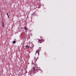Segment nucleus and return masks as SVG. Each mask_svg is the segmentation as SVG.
<instances>
[{
    "label": "nucleus",
    "mask_w": 76,
    "mask_h": 76,
    "mask_svg": "<svg viewBox=\"0 0 76 76\" xmlns=\"http://www.w3.org/2000/svg\"><path fill=\"white\" fill-rule=\"evenodd\" d=\"M2 26L3 27H4V24H3V22H2Z\"/></svg>",
    "instance_id": "nucleus-5"
},
{
    "label": "nucleus",
    "mask_w": 76,
    "mask_h": 76,
    "mask_svg": "<svg viewBox=\"0 0 76 76\" xmlns=\"http://www.w3.org/2000/svg\"><path fill=\"white\" fill-rule=\"evenodd\" d=\"M33 70L34 71H37V70H38V69H37V68H33Z\"/></svg>",
    "instance_id": "nucleus-3"
},
{
    "label": "nucleus",
    "mask_w": 76,
    "mask_h": 76,
    "mask_svg": "<svg viewBox=\"0 0 76 76\" xmlns=\"http://www.w3.org/2000/svg\"><path fill=\"white\" fill-rule=\"evenodd\" d=\"M37 58H38V57H37Z\"/></svg>",
    "instance_id": "nucleus-12"
},
{
    "label": "nucleus",
    "mask_w": 76,
    "mask_h": 76,
    "mask_svg": "<svg viewBox=\"0 0 76 76\" xmlns=\"http://www.w3.org/2000/svg\"><path fill=\"white\" fill-rule=\"evenodd\" d=\"M6 14L8 16H9V15L8 14V13H7Z\"/></svg>",
    "instance_id": "nucleus-10"
},
{
    "label": "nucleus",
    "mask_w": 76,
    "mask_h": 76,
    "mask_svg": "<svg viewBox=\"0 0 76 76\" xmlns=\"http://www.w3.org/2000/svg\"><path fill=\"white\" fill-rule=\"evenodd\" d=\"M37 58H34V60H36V61L37 60Z\"/></svg>",
    "instance_id": "nucleus-9"
},
{
    "label": "nucleus",
    "mask_w": 76,
    "mask_h": 76,
    "mask_svg": "<svg viewBox=\"0 0 76 76\" xmlns=\"http://www.w3.org/2000/svg\"><path fill=\"white\" fill-rule=\"evenodd\" d=\"M37 56H39V51L37 50L36 52V53H35V55H37Z\"/></svg>",
    "instance_id": "nucleus-2"
},
{
    "label": "nucleus",
    "mask_w": 76,
    "mask_h": 76,
    "mask_svg": "<svg viewBox=\"0 0 76 76\" xmlns=\"http://www.w3.org/2000/svg\"><path fill=\"white\" fill-rule=\"evenodd\" d=\"M8 18H9V15L8 16Z\"/></svg>",
    "instance_id": "nucleus-11"
},
{
    "label": "nucleus",
    "mask_w": 76,
    "mask_h": 76,
    "mask_svg": "<svg viewBox=\"0 0 76 76\" xmlns=\"http://www.w3.org/2000/svg\"><path fill=\"white\" fill-rule=\"evenodd\" d=\"M26 48H29V46L27 45V46H26Z\"/></svg>",
    "instance_id": "nucleus-6"
},
{
    "label": "nucleus",
    "mask_w": 76,
    "mask_h": 76,
    "mask_svg": "<svg viewBox=\"0 0 76 76\" xmlns=\"http://www.w3.org/2000/svg\"><path fill=\"white\" fill-rule=\"evenodd\" d=\"M33 15H37V14H36V13L34 12V13H33V14H31L32 16Z\"/></svg>",
    "instance_id": "nucleus-4"
},
{
    "label": "nucleus",
    "mask_w": 76,
    "mask_h": 76,
    "mask_svg": "<svg viewBox=\"0 0 76 76\" xmlns=\"http://www.w3.org/2000/svg\"><path fill=\"white\" fill-rule=\"evenodd\" d=\"M13 43H14V44H15V43H16V41H13Z\"/></svg>",
    "instance_id": "nucleus-7"
},
{
    "label": "nucleus",
    "mask_w": 76,
    "mask_h": 76,
    "mask_svg": "<svg viewBox=\"0 0 76 76\" xmlns=\"http://www.w3.org/2000/svg\"><path fill=\"white\" fill-rule=\"evenodd\" d=\"M24 29H25V30H28L27 28H26V26H25V27L24 28Z\"/></svg>",
    "instance_id": "nucleus-8"
},
{
    "label": "nucleus",
    "mask_w": 76,
    "mask_h": 76,
    "mask_svg": "<svg viewBox=\"0 0 76 76\" xmlns=\"http://www.w3.org/2000/svg\"><path fill=\"white\" fill-rule=\"evenodd\" d=\"M39 41L38 42V43H42V41L43 40V41H44V40L42 39H39Z\"/></svg>",
    "instance_id": "nucleus-1"
}]
</instances>
